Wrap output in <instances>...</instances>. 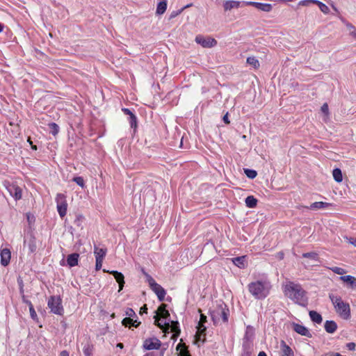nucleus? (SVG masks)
Segmentation results:
<instances>
[{"mask_svg": "<svg viewBox=\"0 0 356 356\" xmlns=\"http://www.w3.org/2000/svg\"><path fill=\"white\" fill-rule=\"evenodd\" d=\"M284 292L286 296L300 305H305L307 300L306 291L299 284L289 282L285 285Z\"/></svg>", "mask_w": 356, "mask_h": 356, "instance_id": "f257e3e1", "label": "nucleus"}, {"mask_svg": "<svg viewBox=\"0 0 356 356\" xmlns=\"http://www.w3.org/2000/svg\"><path fill=\"white\" fill-rule=\"evenodd\" d=\"M271 289V284L266 280H259L248 284V289L250 293L257 300L266 298Z\"/></svg>", "mask_w": 356, "mask_h": 356, "instance_id": "f03ea898", "label": "nucleus"}, {"mask_svg": "<svg viewBox=\"0 0 356 356\" xmlns=\"http://www.w3.org/2000/svg\"><path fill=\"white\" fill-rule=\"evenodd\" d=\"M329 298L339 315L343 319H349L350 318V308L349 304L343 302L340 296L333 293H330Z\"/></svg>", "mask_w": 356, "mask_h": 356, "instance_id": "7ed1b4c3", "label": "nucleus"}, {"mask_svg": "<svg viewBox=\"0 0 356 356\" xmlns=\"http://www.w3.org/2000/svg\"><path fill=\"white\" fill-rule=\"evenodd\" d=\"M47 306L51 312L54 314L62 316L64 313V308L62 305V299L59 296H51L49 297Z\"/></svg>", "mask_w": 356, "mask_h": 356, "instance_id": "20e7f679", "label": "nucleus"}, {"mask_svg": "<svg viewBox=\"0 0 356 356\" xmlns=\"http://www.w3.org/2000/svg\"><path fill=\"white\" fill-rule=\"evenodd\" d=\"M3 186L6 188L9 194L17 201L22 198V191L20 187L13 182L5 181Z\"/></svg>", "mask_w": 356, "mask_h": 356, "instance_id": "39448f33", "label": "nucleus"}, {"mask_svg": "<svg viewBox=\"0 0 356 356\" xmlns=\"http://www.w3.org/2000/svg\"><path fill=\"white\" fill-rule=\"evenodd\" d=\"M56 202L58 212L61 218L67 213V203L66 196L63 193H58L56 197Z\"/></svg>", "mask_w": 356, "mask_h": 356, "instance_id": "423d86ee", "label": "nucleus"}, {"mask_svg": "<svg viewBox=\"0 0 356 356\" xmlns=\"http://www.w3.org/2000/svg\"><path fill=\"white\" fill-rule=\"evenodd\" d=\"M161 341L156 337L147 338L143 341V347L145 350H158L161 346Z\"/></svg>", "mask_w": 356, "mask_h": 356, "instance_id": "0eeeda50", "label": "nucleus"}, {"mask_svg": "<svg viewBox=\"0 0 356 356\" xmlns=\"http://www.w3.org/2000/svg\"><path fill=\"white\" fill-rule=\"evenodd\" d=\"M195 42L205 48L214 47L217 44V41L211 37H204L198 35L195 37Z\"/></svg>", "mask_w": 356, "mask_h": 356, "instance_id": "6e6552de", "label": "nucleus"}, {"mask_svg": "<svg viewBox=\"0 0 356 356\" xmlns=\"http://www.w3.org/2000/svg\"><path fill=\"white\" fill-rule=\"evenodd\" d=\"M164 325H165V329L170 330V331L172 332H173L172 337L177 338L179 335L181 331L179 329V324L178 321H172L170 322L165 321Z\"/></svg>", "mask_w": 356, "mask_h": 356, "instance_id": "1a4fd4ad", "label": "nucleus"}, {"mask_svg": "<svg viewBox=\"0 0 356 356\" xmlns=\"http://www.w3.org/2000/svg\"><path fill=\"white\" fill-rule=\"evenodd\" d=\"M229 315V309L225 305L224 307L220 306L218 309L213 312V318L220 316L223 322L226 323L228 321V316Z\"/></svg>", "mask_w": 356, "mask_h": 356, "instance_id": "9d476101", "label": "nucleus"}, {"mask_svg": "<svg viewBox=\"0 0 356 356\" xmlns=\"http://www.w3.org/2000/svg\"><path fill=\"white\" fill-rule=\"evenodd\" d=\"M104 272H107L114 276L117 282L119 284V291H120L123 289L124 284V277L123 274L122 273H120L116 270L109 271V270H106L105 269H104Z\"/></svg>", "mask_w": 356, "mask_h": 356, "instance_id": "9b49d317", "label": "nucleus"}, {"mask_svg": "<svg viewBox=\"0 0 356 356\" xmlns=\"http://www.w3.org/2000/svg\"><path fill=\"white\" fill-rule=\"evenodd\" d=\"M1 256V264L3 266H6L8 265L11 258V253L9 249L4 248L1 250L0 253Z\"/></svg>", "mask_w": 356, "mask_h": 356, "instance_id": "f8f14e48", "label": "nucleus"}, {"mask_svg": "<svg viewBox=\"0 0 356 356\" xmlns=\"http://www.w3.org/2000/svg\"><path fill=\"white\" fill-rule=\"evenodd\" d=\"M293 330L296 332L298 333L299 334H300L302 336L307 337L309 338L312 337L309 330L304 325H300L298 323H293Z\"/></svg>", "mask_w": 356, "mask_h": 356, "instance_id": "ddd939ff", "label": "nucleus"}, {"mask_svg": "<svg viewBox=\"0 0 356 356\" xmlns=\"http://www.w3.org/2000/svg\"><path fill=\"white\" fill-rule=\"evenodd\" d=\"M249 329L250 327H248L243 339V348H251L252 341L253 339V332H250Z\"/></svg>", "mask_w": 356, "mask_h": 356, "instance_id": "4468645a", "label": "nucleus"}, {"mask_svg": "<svg viewBox=\"0 0 356 356\" xmlns=\"http://www.w3.org/2000/svg\"><path fill=\"white\" fill-rule=\"evenodd\" d=\"M24 245H27L29 253H34L37 250L36 239L33 235H31L28 239L24 240Z\"/></svg>", "mask_w": 356, "mask_h": 356, "instance_id": "2eb2a0df", "label": "nucleus"}, {"mask_svg": "<svg viewBox=\"0 0 356 356\" xmlns=\"http://www.w3.org/2000/svg\"><path fill=\"white\" fill-rule=\"evenodd\" d=\"M151 289L156 294L159 301L161 302L164 300L166 291L160 284H154V286Z\"/></svg>", "mask_w": 356, "mask_h": 356, "instance_id": "dca6fc26", "label": "nucleus"}, {"mask_svg": "<svg viewBox=\"0 0 356 356\" xmlns=\"http://www.w3.org/2000/svg\"><path fill=\"white\" fill-rule=\"evenodd\" d=\"M106 248H99L96 245L94 246V254L95 256V260L103 261L106 255Z\"/></svg>", "mask_w": 356, "mask_h": 356, "instance_id": "f3484780", "label": "nucleus"}, {"mask_svg": "<svg viewBox=\"0 0 356 356\" xmlns=\"http://www.w3.org/2000/svg\"><path fill=\"white\" fill-rule=\"evenodd\" d=\"M281 356H294L293 350L285 343L284 341H281Z\"/></svg>", "mask_w": 356, "mask_h": 356, "instance_id": "a211bd4d", "label": "nucleus"}, {"mask_svg": "<svg viewBox=\"0 0 356 356\" xmlns=\"http://www.w3.org/2000/svg\"><path fill=\"white\" fill-rule=\"evenodd\" d=\"M225 10H231L234 8L242 7V1H226L223 4Z\"/></svg>", "mask_w": 356, "mask_h": 356, "instance_id": "6ab92c4d", "label": "nucleus"}, {"mask_svg": "<svg viewBox=\"0 0 356 356\" xmlns=\"http://www.w3.org/2000/svg\"><path fill=\"white\" fill-rule=\"evenodd\" d=\"M79 254L78 253H72L67 256V263L70 267H74L78 265Z\"/></svg>", "mask_w": 356, "mask_h": 356, "instance_id": "aec40b11", "label": "nucleus"}, {"mask_svg": "<svg viewBox=\"0 0 356 356\" xmlns=\"http://www.w3.org/2000/svg\"><path fill=\"white\" fill-rule=\"evenodd\" d=\"M324 327L327 333L332 334L337 330V324L334 321H326Z\"/></svg>", "mask_w": 356, "mask_h": 356, "instance_id": "412c9836", "label": "nucleus"}, {"mask_svg": "<svg viewBox=\"0 0 356 356\" xmlns=\"http://www.w3.org/2000/svg\"><path fill=\"white\" fill-rule=\"evenodd\" d=\"M339 280L346 282L352 289L356 288V278L352 275L341 276Z\"/></svg>", "mask_w": 356, "mask_h": 356, "instance_id": "4be33fe9", "label": "nucleus"}, {"mask_svg": "<svg viewBox=\"0 0 356 356\" xmlns=\"http://www.w3.org/2000/svg\"><path fill=\"white\" fill-rule=\"evenodd\" d=\"M331 204L327 202H316L312 203L309 207H307V209H311V210H318L321 209H325L330 206Z\"/></svg>", "mask_w": 356, "mask_h": 356, "instance_id": "5701e85b", "label": "nucleus"}, {"mask_svg": "<svg viewBox=\"0 0 356 356\" xmlns=\"http://www.w3.org/2000/svg\"><path fill=\"white\" fill-rule=\"evenodd\" d=\"M160 318L168 320L170 317V313L166 309V305L162 304L158 309Z\"/></svg>", "mask_w": 356, "mask_h": 356, "instance_id": "b1692460", "label": "nucleus"}, {"mask_svg": "<svg viewBox=\"0 0 356 356\" xmlns=\"http://www.w3.org/2000/svg\"><path fill=\"white\" fill-rule=\"evenodd\" d=\"M257 202V200L253 195H249L245 200L246 207L250 209L255 208Z\"/></svg>", "mask_w": 356, "mask_h": 356, "instance_id": "393cba45", "label": "nucleus"}, {"mask_svg": "<svg viewBox=\"0 0 356 356\" xmlns=\"http://www.w3.org/2000/svg\"><path fill=\"white\" fill-rule=\"evenodd\" d=\"M309 314V317H310L311 320L313 322L318 323V324H320L322 323L323 318H322L321 315L319 313H318L317 312L310 311Z\"/></svg>", "mask_w": 356, "mask_h": 356, "instance_id": "a878e982", "label": "nucleus"}, {"mask_svg": "<svg viewBox=\"0 0 356 356\" xmlns=\"http://www.w3.org/2000/svg\"><path fill=\"white\" fill-rule=\"evenodd\" d=\"M255 8L264 12H270L272 10L273 6L270 3L257 2L255 5Z\"/></svg>", "mask_w": 356, "mask_h": 356, "instance_id": "bb28decb", "label": "nucleus"}, {"mask_svg": "<svg viewBox=\"0 0 356 356\" xmlns=\"http://www.w3.org/2000/svg\"><path fill=\"white\" fill-rule=\"evenodd\" d=\"M166 9H167V0H161L157 4L156 14L162 15L165 12Z\"/></svg>", "mask_w": 356, "mask_h": 356, "instance_id": "cd10ccee", "label": "nucleus"}, {"mask_svg": "<svg viewBox=\"0 0 356 356\" xmlns=\"http://www.w3.org/2000/svg\"><path fill=\"white\" fill-rule=\"evenodd\" d=\"M232 262L234 265L238 266L240 268H243L245 267V257H237L232 259Z\"/></svg>", "mask_w": 356, "mask_h": 356, "instance_id": "c85d7f7f", "label": "nucleus"}, {"mask_svg": "<svg viewBox=\"0 0 356 356\" xmlns=\"http://www.w3.org/2000/svg\"><path fill=\"white\" fill-rule=\"evenodd\" d=\"M302 257L308 258L314 261H320L318 254L316 252L303 253Z\"/></svg>", "mask_w": 356, "mask_h": 356, "instance_id": "c756f323", "label": "nucleus"}, {"mask_svg": "<svg viewBox=\"0 0 356 356\" xmlns=\"http://www.w3.org/2000/svg\"><path fill=\"white\" fill-rule=\"evenodd\" d=\"M93 346L88 341L84 345L83 352L85 356H92Z\"/></svg>", "mask_w": 356, "mask_h": 356, "instance_id": "7c9ffc66", "label": "nucleus"}, {"mask_svg": "<svg viewBox=\"0 0 356 356\" xmlns=\"http://www.w3.org/2000/svg\"><path fill=\"white\" fill-rule=\"evenodd\" d=\"M332 175L334 180L337 182H341L343 179L342 172L339 168H335L332 171Z\"/></svg>", "mask_w": 356, "mask_h": 356, "instance_id": "2f4dec72", "label": "nucleus"}, {"mask_svg": "<svg viewBox=\"0 0 356 356\" xmlns=\"http://www.w3.org/2000/svg\"><path fill=\"white\" fill-rule=\"evenodd\" d=\"M191 5H187L186 6L182 7L181 8L177 9L176 10H172L169 15V20L173 19L175 17L181 14L186 8H188Z\"/></svg>", "mask_w": 356, "mask_h": 356, "instance_id": "473e14b6", "label": "nucleus"}, {"mask_svg": "<svg viewBox=\"0 0 356 356\" xmlns=\"http://www.w3.org/2000/svg\"><path fill=\"white\" fill-rule=\"evenodd\" d=\"M247 63L252 65L254 69H258L260 65L259 60L254 56L248 57L247 58Z\"/></svg>", "mask_w": 356, "mask_h": 356, "instance_id": "72a5a7b5", "label": "nucleus"}, {"mask_svg": "<svg viewBox=\"0 0 356 356\" xmlns=\"http://www.w3.org/2000/svg\"><path fill=\"white\" fill-rule=\"evenodd\" d=\"M314 4H316L319 9L325 14H327L329 13L330 11V9L328 8L327 6H326L325 3H323V2L318 1V0H316V1H314Z\"/></svg>", "mask_w": 356, "mask_h": 356, "instance_id": "f704fd0d", "label": "nucleus"}, {"mask_svg": "<svg viewBox=\"0 0 356 356\" xmlns=\"http://www.w3.org/2000/svg\"><path fill=\"white\" fill-rule=\"evenodd\" d=\"M48 126L49 128V131L52 135L56 136L58 133L59 127L56 123L51 122L48 124Z\"/></svg>", "mask_w": 356, "mask_h": 356, "instance_id": "c9c22d12", "label": "nucleus"}, {"mask_svg": "<svg viewBox=\"0 0 356 356\" xmlns=\"http://www.w3.org/2000/svg\"><path fill=\"white\" fill-rule=\"evenodd\" d=\"M321 111L325 115L324 120L327 121L330 115L328 104L327 103H324L321 108Z\"/></svg>", "mask_w": 356, "mask_h": 356, "instance_id": "e433bc0d", "label": "nucleus"}, {"mask_svg": "<svg viewBox=\"0 0 356 356\" xmlns=\"http://www.w3.org/2000/svg\"><path fill=\"white\" fill-rule=\"evenodd\" d=\"M129 122L131 127L135 130L137 127V118L134 114H131V115L129 117Z\"/></svg>", "mask_w": 356, "mask_h": 356, "instance_id": "4c0bfd02", "label": "nucleus"}, {"mask_svg": "<svg viewBox=\"0 0 356 356\" xmlns=\"http://www.w3.org/2000/svg\"><path fill=\"white\" fill-rule=\"evenodd\" d=\"M244 172L245 175L250 179H254L257 175V171L252 169H244Z\"/></svg>", "mask_w": 356, "mask_h": 356, "instance_id": "58836bf2", "label": "nucleus"}, {"mask_svg": "<svg viewBox=\"0 0 356 356\" xmlns=\"http://www.w3.org/2000/svg\"><path fill=\"white\" fill-rule=\"evenodd\" d=\"M72 181L75 182L77 185L81 186L82 188L86 187L84 179L82 177H74L72 179Z\"/></svg>", "mask_w": 356, "mask_h": 356, "instance_id": "ea45409f", "label": "nucleus"}, {"mask_svg": "<svg viewBox=\"0 0 356 356\" xmlns=\"http://www.w3.org/2000/svg\"><path fill=\"white\" fill-rule=\"evenodd\" d=\"M144 273V275H145L146 278H147V282H148L149 285V287L152 289V287L154 286V284H157V283L155 282V280H154V278L149 275L148 273Z\"/></svg>", "mask_w": 356, "mask_h": 356, "instance_id": "a19ab883", "label": "nucleus"}, {"mask_svg": "<svg viewBox=\"0 0 356 356\" xmlns=\"http://www.w3.org/2000/svg\"><path fill=\"white\" fill-rule=\"evenodd\" d=\"M154 318H155V325H156L159 327H161V328L164 327L165 328L164 322L166 321L167 320L159 318L158 315L154 316Z\"/></svg>", "mask_w": 356, "mask_h": 356, "instance_id": "79ce46f5", "label": "nucleus"}, {"mask_svg": "<svg viewBox=\"0 0 356 356\" xmlns=\"http://www.w3.org/2000/svg\"><path fill=\"white\" fill-rule=\"evenodd\" d=\"M332 272L338 275H343L346 273V270L340 267H332L331 268Z\"/></svg>", "mask_w": 356, "mask_h": 356, "instance_id": "37998d69", "label": "nucleus"}, {"mask_svg": "<svg viewBox=\"0 0 356 356\" xmlns=\"http://www.w3.org/2000/svg\"><path fill=\"white\" fill-rule=\"evenodd\" d=\"M348 29L350 34L356 40V28L352 24H348Z\"/></svg>", "mask_w": 356, "mask_h": 356, "instance_id": "c03bdc74", "label": "nucleus"}, {"mask_svg": "<svg viewBox=\"0 0 356 356\" xmlns=\"http://www.w3.org/2000/svg\"><path fill=\"white\" fill-rule=\"evenodd\" d=\"M316 0H302L299 2L298 5L300 6H309L311 3L314 4Z\"/></svg>", "mask_w": 356, "mask_h": 356, "instance_id": "a18cd8bd", "label": "nucleus"}, {"mask_svg": "<svg viewBox=\"0 0 356 356\" xmlns=\"http://www.w3.org/2000/svg\"><path fill=\"white\" fill-rule=\"evenodd\" d=\"M122 325L126 327H131L133 323V320L131 318H124L122 321Z\"/></svg>", "mask_w": 356, "mask_h": 356, "instance_id": "49530a36", "label": "nucleus"}, {"mask_svg": "<svg viewBox=\"0 0 356 356\" xmlns=\"http://www.w3.org/2000/svg\"><path fill=\"white\" fill-rule=\"evenodd\" d=\"M30 315L32 319L36 320L38 318L37 314L34 309L33 306L30 307L29 308Z\"/></svg>", "mask_w": 356, "mask_h": 356, "instance_id": "de8ad7c7", "label": "nucleus"}, {"mask_svg": "<svg viewBox=\"0 0 356 356\" xmlns=\"http://www.w3.org/2000/svg\"><path fill=\"white\" fill-rule=\"evenodd\" d=\"M197 330L198 331L200 332V334H205V331H206V327L204 326V324H200L198 323V325H197Z\"/></svg>", "mask_w": 356, "mask_h": 356, "instance_id": "09e8293b", "label": "nucleus"}, {"mask_svg": "<svg viewBox=\"0 0 356 356\" xmlns=\"http://www.w3.org/2000/svg\"><path fill=\"white\" fill-rule=\"evenodd\" d=\"M22 302L29 306V308H30V307L33 306L32 305L31 302L29 300H28L24 295L22 296Z\"/></svg>", "mask_w": 356, "mask_h": 356, "instance_id": "8fccbe9b", "label": "nucleus"}, {"mask_svg": "<svg viewBox=\"0 0 356 356\" xmlns=\"http://www.w3.org/2000/svg\"><path fill=\"white\" fill-rule=\"evenodd\" d=\"M256 3H257V2H255V1H242V7L243 6H252L254 7H255V5Z\"/></svg>", "mask_w": 356, "mask_h": 356, "instance_id": "3c124183", "label": "nucleus"}, {"mask_svg": "<svg viewBox=\"0 0 356 356\" xmlns=\"http://www.w3.org/2000/svg\"><path fill=\"white\" fill-rule=\"evenodd\" d=\"M179 356H191L190 353H188L187 348L184 350H181L179 351Z\"/></svg>", "mask_w": 356, "mask_h": 356, "instance_id": "603ef678", "label": "nucleus"}, {"mask_svg": "<svg viewBox=\"0 0 356 356\" xmlns=\"http://www.w3.org/2000/svg\"><path fill=\"white\" fill-rule=\"evenodd\" d=\"M207 322V316L204 314H201L200 317V324H204Z\"/></svg>", "mask_w": 356, "mask_h": 356, "instance_id": "864d4df0", "label": "nucleus"}, {"mask_svg": "<svg viewBox=\"0 0 356 356\" xmlns=\"http://www.w3.org/2000/svg\"><path fill=\"white\" fill-rule=\"evenodd\" d=\"M103 261L96 260L95 269L99 270L102 267Z\"/></svg>", "mask_w": 356, "mask_h": 356, "instance_id": "5fc2aeb1", "label": "nucleus"}, {"mask_svg": "<svg viewBox=\"0 0 356 356\" xmlns=\"http://www.w3.org/2000/svg\"><path fill=\"white\" fill-rule=\"evenodd\" d=\"M243 353L242 354V356H250V355H251L250 348H243Z\"/></svg>", "mask_w": 356, "mask_h": 356, "instance_id": "6e6d98bb", "label": "nucleus"}, {"mask_svg": "<svg viewBox=\"0 0 356 356\" xmlns=\"http://www.w3.org/2000/svg\"><path fill=\"white\" fill-rule=\"evenodd\" d=\"M355 343L353 342H350L346 344V347L350 350H354L355 349Z\"/></svg>", "mask_w": 356, "mask_h": 356, "instance_id": "4d7b16f0", "label": "nucleus"}, {"mask_svg": "<svg viewBox=\"0 0 356 356\" xmlns=\"http://www.w3.org/2000/svg\"><path fill=\"white\" fill-rule=\"evenodd\" d=\"M186 346L184 344V343H179L177 345V347H176V349L177 350H179L180 351L181 350H184L185 348H186Z\"/></svg>", "mask_w": 356, "mask_h": 356, "instance_id": "13d9d810", "label": "nucleus"}, {"mask_svg": "<svg viewBox=\"0 0 356 356\" xmlns=\"http://www.w3.org/2000/svg\"><path fill=\"white\" fill-rule=\"evenodd\" d=\"M126 314L129 316H131L132 315H135V312L132 309L128 308L126 312Z\"/></svg>", "mask_w": 356, "mask_h": 356, "instance_id": "bf43d9fd", "label": "nucleus"}, {"mask_svg": "<svg viewBox=\"0 0 356 356\" xmlns=\"http://www.w3.org/2000/svg\"><path fill=\"white\" fill-rule=\"evenodd\" d=\"M222 120H223V122H224L225 124H229V122H229V118H228V113H227L223 116V118H222Z\"/></svg>", "mask_w": 356, "mask_h": 356, "instance_id": "052dcab7", "label": "nucleus"}, {"mask_svg": "<svg viewBox=\"0 0 356 356\" xmlns=\"http://www.w3.org/2000/svg\"><path fill=\"white\" fill-rule=\"evenodd\" d=\"M147 305H144L141 308H140V314H143V313H147Z\"/></svg>", "mask_w": 356, "mask_h": 356, "instance_id": "680f3d73", "label": "nucleus"}, {"mask_svg": "<svg viewBox=\"0 0 356 356\" xmlns=\"http://www.w3.org/2000/svg\"><path fill=\"white\" fill-rule=\"evenodd\" d=\"M122 111L124 114L128 115H131V114H134L129 108H122Z\"/></svg>", "mask_w": 356, "mask_h": 356, "instance_id": "e2e57ef3", "label": "nucleus"}, {"mask_svg": "<svg viewBox=\"0 0 356 356\" xmlns=\"http://www.w3.org/2000/svg\"><path fill=\"white\" fill-rule=\"evenodd\" d=\"M349 242L355 247H356V238H350L349 239Z\"/></svg>", "mask_w": 356, "mask_h": 356, "instance_id": "0e129e2a", "label": "nucleus"}, {"mask_svg": "<svg viewBox=\"0 0 356 356\" xmlns=\"http://www.w3.org/2000/svg\"><path fill=\"white\" fill-rule=\"evenodd\" d=\"M59 356H70L69 353L67 350H63L60 352Z\"/></svg>", "mask_w": 356, "mask_h": 356, "instance_id": "69168bd1", "label": "nucleus"}, {"mask_svg": "<svg viewBox=\"0 0 356 356\" xmlns=\"http://www.w3.org/2000/svg\"><path fill=\"white\" fill-rule=\"evenodd\" d=\"M140 324V322H137L136 321H133L132 324H131V326H134V327H138Z\"/></svg>", "mask_w": 356, "mask_h": 356, "instance_id": "338daca9", "label": "nucleus"}, {"mask_svg": "<svg viewBox=\"0 0 356 356\" xmlns=\"http://www.w3.org/2000/svg\"><path fill=\"white\" fill-rule=\"evenodd\" d=\"M258 356H267V355L264 351H261L259 353Z\"/></svg>", "mask_w": 356, "mask_h": 356, "instance_id": "774afa93", "label": "nucleus"}]
</instances>
